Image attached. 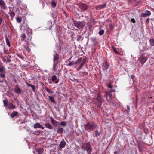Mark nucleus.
<instances>
[{
  "instance_id": "nucleus-1",
  "label": "nucleus",
  "mask_w": 154,
  "mask_h": 154,
  "mask_svg": "<svg viewBox=\"0 0 154 154\" xmlns=\"http://www.w3.org/2000/svg\"><path fill=\"white\" fill-rule=\"evenodd\" d=\"M97 127V125L94 122L88 123L85 125V128L87 131H93Z\"/></svg>"
},
{
  "instance_id": "nucleus-2",
  "label": "nucleus",
  "mask_w": 154,
  "mask_h": 154,
  "mask_svg": "<svg viewBox=\"0 0 154 154\" xmlns=\"http://www.w3.org/2000/svg\"><path fill=\"white\" fill-rule=\"evenodd\" d=\"M73 23L74 26L81 31L83 29L85 25V23L83 21L80 22L75 20L73 21Z\"/></svg>"
},
{
  "instance_id": "nucleus-3",
  "label": "nucleus",
  "mask_w": 154,
  "mask_h": 154,
  "mask_svg": "<svg viewBox=\"0 0 154 154\" xmlns=\"http://www.w3.org/2000/svg\"><path fill=\"white\" fill-rule=\"evenodd\" d=\"M84 149L86 150L88 154H91L92 152V148L89 142L85 143L84 145Z\"/></svg>"
},
{
  "instance_id": "nucleus-4",
  "label": "nucleus",
  "mask_w": 154,
  "mask_h": 154,
  "mask_svg": "<svg viewBox=\"0 0 154 154\" xmlns=\"http://www.w3.org/2000/svg\"><path fill=\"white\" fill-rule=\"evenodd\" d=\"M147 60V57H145L144 55L142 54L140 56L138 60L139 63H140L142 65H143L146 61Z\"/></svg>"
},
{
  "instance_id": "nucleus-5",
  "label": "nucleus",
  "mask_w": 154,
  "mask_h": 154,
  "mask_svg": "<svg viewBox=\"0 0 154 154\" xmlns=\"http://www.w3.org/2000/svg\"><path fill=\"white\" fill-rule=\"evenodd\" d=\"M82 58H78L75 62L73 61L72 62H69L67 65L68 66H73L75 64H79L81 61Z\"/></svg>"
},
{
  "instance_id": "nucleus-6",
  "label": "nucleus",
  "mask_w": 154,
  "mask_h": 154,
  "mask_svg": "<svg viewBox=\"0 0 154 154\" xmlns=\"http://www.w3.org/2000/svg\"><path fill=\"white\" fill-rule=\"evenodd\" d=\"M106 99L109 102H110L112 98V95L111 93L107 91H106L105 95Z\"/></svg>"
},
{
  "instance_id": "nucleus-7",
  "label": "nucleus",
  "mask_w": 154,
  "mask_h": 154,
  "mask_svg": "<svg viewBox=\"0 0 154 154\" xmlns=\"http://www.w3.org/2000/svg\"><path fill=\"white\" fill-rule=\"evenodd\" d=\"M106 3L105 2L101 5H96L95 7V8L97 10H100L105 8L106 6Z\"/></svg>"
},
{
  "instance_id": "nucleus-8",
  "label": "nucleus",
  "mask_w": 154,
  "mask_h": 154,
  "mask_svg": "<svg viewBox=\"0 0 154 154\" xmlns=\"http://www.w3.org/2000/svg\"><path fill=\"white\" fill-rule=\"evenodd\" d=\"M54 53L53 54V62H58L59 59L58 54L56 52L54 51Z\"/></svg>"
},
{
  "instance_id": "nucleus-9",
  "label": "nucleus",
  "mask_w": 154,
  "mask_h": 154,
  "mask_svg": "<svg viewBox=\"0 0 154 154\" xmlns=\"http://www.w3.org/2000/svg\"><path fill=\"white\" fill-rule=\"evenodd\" d=\"M151 15L150 11L149 10H146L145 13H143L141 14L142 17H147Z\"/></svg>"
},
{
  "instance_id": "nucleus-10",
  "label": "nucleus",
  "mask_w": 154,
  "mask_h": 154,
  "mask_svg": "<svg viewBox=\"0 0 154 154\" xmlns=\"http://www.w3.org/2000/svg\"><path fill=\"white\" fill-rule=\"evenodd\" d=\"M96 100L98 102V106H100L102 105V98L100 94H97Z\"/></svg>"
},
{
  "instance_id": "nucleus-11",
  "label": "nucleus",
  "mask_w": 154,
  "mask_h": 154,
  "mask_svg": "<svg viewBox=\"0 0 154 154\" xmlns=\"http://www.w3.org/2000/svg\"><path fill=\"white\" fill-rule=\"evenodd\" d=\"M15 92L18 94H20L22 93V90L19 88L18 85H16L14 89Z\"/></svg>"
},
{
  "instance_id": "nucleus-12",
  "label": "nucleus",
  "mask_w": 154,
  "mask_h": 154,
  "mask_svg": "<svg viewBox=\"0 0 154 154\" xmlns=\"http://www.w3.org/2000/svg\"><path fill=\"white\" fill-rule=\"evenodd\" d=\"M109 66L107 61H105L103 63L102 69L103 70L107 69L109 67Z\"/></svg>"
},
{
  "instance_id": "nucleus-13",
  "label": "nucleus",
  "mask_w": 154,
  "mask_h": 154,
  "mask_svg": "<svg viewBox=\"0 0 154 154\" xmlns=\"http://www.w3.org/2000/svg\"><path fill=\"white\" fill-rule=\"evenodd\" d=\"M18 113L17 111H13L12 113L10 115V116L12 118H14L15 117L17 116Z\"/></svg>"
},
{
  "instance_id": "nucleus-14",
  "label": "nucleus",
  "mask_w": 154,
  "mask_h": 154,
  "mask_svg": "<svg viewBox=\"0 0 154 154\" xmlns=\"http://www.w3.org/2000/svg\"><path fill=\"white\" fill-rule=\"evenodd\" d=\"M52 22L51 20H50L48 21L46 26L47 29H51L52 27Z\"/></svg>"
},
{
  "instance_id": "nucleus-15",
  "label": "nucleus",
  "mask_w": 154,
  "mask_h": 154,
  "mask_svg": "<svg viewBox=\"0 0 154 154\" xmlns=\"http://www.w3.org/2000/svg\"><path fill=\"white\" fill-rule=\"evenodd\" d=\"M80 7L82 10L85 11L87 9L88 6L86 4L82 3L80 5Z\"/></svg>"
},
{
  "instance_id": "nucleus-16",
  "label": "nucleus",
  "mask_w": 154,
  "mask_h": 154,
  "mask_svg": "<svg viewBox=\"0 0 154 154\" xmlns=\"http://www.w3.org/2000/svg\"><path fill=\"white\" fill-rule=\"evenodd\" d=\"M51 122L52 124L54 126H56L58 123V122L54 119L53 118H51Z\"/></svg>"
},
{
  "instance_id": "nucleus-17",
  "label": "nucleus",
  "mask_w": 154,
  "mask_h": 154,
  "mask_svg": "<svg viewBox=\"0 0 154 154\" xmlns=\"http://www.w3.org/2000/svg\"><path fill=\"white\" fill-rule=\"evenodd\" d=\"M66 144V143L64 140H62L60 142L59 145V147L61 148H64Z\"/></svg>"
},
{
  "instance_id": "nucleus-18",
  "label": "nucleus",
  "mask_w": 154,
  "mask_h": 154,
  "mask_svg": "<svg viewBox=\"0 0 154 154\" xmlns=\"http://www.w3.org/2000/svg\"><path fill=\"white\" fill-rule=\"evenodd\" d=\"M58 62H54L53 69L54 71H56L57 69L58 68V66H57Z\"/></svg>"
},
{
  "instance_id": "nucleus-19",
  "label": "nucleus",
  "mask_w": 154,
  "mask_h": 154,
  "mask_svg": "<svg viewBox=\"0 0 154 154\" xmlns=\"http://www.w3.org/2000/svg\"><path fill=\"white\" fill-rule=\"evenodd\" d=\"M10 106L8 107L9 109H14L16 108V106L14 105L12 102L10 103Z\"/></svg>"
},
{
  "instance_id": "nucleus-20",
  "label": "nucleus",
  "mask_w": 154,
  "mask_h": 154,
  "mask_svg": "<svg viewBox=\"0 0 154 154\" xmlns=\"http://www.w3.org/2000/svg\"><path fill=\"white\" fill-rule=\"evenodd\" d=\"M45 126L46 127L49 129H51L53 128V127L50 124L48 123H46L45 124Z\"/></svg>"
},
{
  "instance_id": "nucleus-21",
  "label": "nucleus",
  "mask_w": 154,
  "mask_h": 154,
  "mask_svg": "<svg viewBox=\"0 0 154 154\" xmlns=\"http://www.w3.org/2000/svg\"><path fill=\"white\" fill-rule=\"evenodd\" d=\"M3 102L4 106H7L8 107L10 106V103H8L7 100H3Z\"/></svg>"
},
{
  "instance_id": "nucleus-22",
  "label": "nucleus",
  "mask_w": 154,
  "mask_h": 154,
  "mask_svg": "<svg viewBox=\"0 0 154 154\" xmlns=\"http://www.w3.org/2000/svg\"><path fill=\"white\" fill-rule=\"evenodd\" d=\"M108 87L111 88L110 91L111 92H114L116 91L115 89H112L113 86L112 85L111 83L109 84L108 85Z\"/></svg>"
},
{
  "instance_id": "nucleus-23",
  "label": "nucleus",
  "mask_w": 154,
  "mask_h": 154,
  "mask_svg": "<svg viewBox=\"0 0 154 154\" xmlns=\"http://www.w3.org/2000/svg\"><path fill=\"white\" fill-rule=\"evenodd\" d=\"M57 133L62 134L63 132V129L60 126H59L57 129Z\"/></svg>"
},
{
  "instance_id": "nucleus-24",
  "label": "nucleus",
  "mask_w": 154,
  "mask_h": 154,
  "mask_svg": "<svg viewBox=\"0 0 154 154\" xmlns=\"http://www.w3.org/2000/svg\"><path fill=\"white\" fill-rule=\"evenodd\" d=\"M48 98L53 103H56L55 101L54 100V97H53L48 96Z\"/></svg>"
},
{
  "instance_id": "nucleus-25",
  "label": "nucleus",
  "mask_w": 154,
  "mask_h": 154,
  "mask_svg": "<svg viewBox=\"0 0 154 154\" xmlns=\"http://www.w3.org/2000/svg\"><path fill=\"white\" fill-rule=\"evenodd\" d=\"M9 14H10V16L11 17V20H12L13 18H14V16L15 15V13L14 12V11H12L10 13H9Z\"/></svg>"
},
{
  "instance_id": "nucleus-26",
  "label": "nucleus",
  "mask_w": 154,
  "mask_h": 154,
  "mask_svg": "<svg viewBox=\"0 0 154 154\" xmlns=\"http://www.w3.org/2000/svg\"><path fill=\"white\" fill-rule=\"evenodd\" d=\"M5 38L6 42L7 45L8 46L10 47V42L9 41V39L7 38V37H5Z\"/></svg>"
},
{
  "instance_id": "nucleus-27",
  "label": "nucleus",
  "mask_w": 154,
  "mask_h": 154,
  "mask_svg": "<svg viewBox=\"0 0 154 154\" xmlns=\"http://www.w3.org/2000/svg\"><path fill=\"white\" fill-rule=\"evenodd\" d=\"M25 49H26L28 52H29L30 51V49L28 46L24 45L23 46Z\"/></svg>"
},
{
  "instance_id": "nucleus-28",
  "label": "nucleus",
  "mask_w": 154,
  "mask_h": 154,
  "mask_svg": "<svg viewBox=\"0 0 154 154\" xmlns=\"http://www.w3.org/2000/svg\"><path fill=\"white\" fill-rule=\"evenodd\" d=\"M21 40L23 41L25 40L26 38V35L25 34H23L21 35Z\"/></svg>"
},
{
  "instance_id": "nucleus-29",
  "label": "nucleus",
  "mask_w": 154,
  "mask_h": 154,
  "mask_svg": "<svg viewBox=\"0 0 154 154\" xmlns=\"http://www.w3.org/2000/svg\"><path fill=\"white\" fill-rule=\"evenodd\" d=\"M112 48L114 52H115L117 54H119V52L117 51L116 48L114 46H112Z\"/></svg>"
},
{
  "instance_id": "nucleus-30",
  "label": "nucleus",
  "mask_w": 154,
  "mask_h": 154,
  "mask_svg": "<svg viewBox=\"0 0 154 154\" xmlns=\"http://www.w3.org/2000/svg\"><path fill=\"white\" fill-rule=\"evenodd\" d=\"M16 20L18 23H20L22 21V19L20 17H17L16 18Z\"/></svg>"
},
{
  "instance_id": "nucleus-31",
  "label": "nucleus",
  "mask_w": 154,
  "mask_h": 154,
  "mask_svg": "<svg viewBox=\"0 0 154 154\" xmlns=\"http://www.w3.org/2000/svg\"><path fill=\"white\" fill-rule=\"evenodd\" d=\"M149 42L151 46L154 45V40L153 39H150Z\"/></svg>"
},
{
  "instance_id": "nucleus-32",
  "label": "nucleus",
  "mask_w": 154,
  "mask_h": 154,
  "mask_svg": "<svg viewBox=\"0 0 154 154\" xmlns=\"http://www.w3.org/2000/svg\"><path fill=\"white\" fill-rule=\"evenodd\" d=\"M85 63V60L83 59L82 60V63L80 64L79 67L80 68H81L83 66L84 64Z\"/></svg>"
},
{
  "instance_id": "nucleus-33",
  "label": "nucleus",
  "mask_w": 154,
  "mask_h": 154,
  "mask_svg": "<svg viewBox=\"0 0 154 154\" xmlns=\"http://www.w3.org/2000/svg\"><path fill=\"white\" fill-rule=\"evenodd\" d=\"M60 125L63 126H65L67 125V124L64 121H62L60 122Z\"/></svg>"
},
{
  "instance_id": "nucleus-34",
  "label": "nucleus",
  "mask_w": 154,
  "mask_h": 154,
  "mask_svg": "<svg viewBox=\"0 0 154 154\" xmlns=\"http://www.w3.org/2000/svg\"><path fill=\"white\" fill-rule=\"evenodd\" d=\"M95 137H97L100 135V132L98 130H96L95 131Z\"/></svg>"
},
{
  "instance_id": "nucleus-35",
  "label": "nucleus",
  "mask_w": 154,
  "mask_h": 154,
  "mask_svg": "<svg viewBox=\"0 0 154 154\" xmlns=\"http://www.w3.org/2000/svg\"><path fill=\"white\" fill-rule=\"evenodd\" d=\"M51 80L53 82H54L57 79V76L54 75L51 77Z\"/></svg>"
},
{
  "instance_id": "nucleus-36",
  "label": "nucleus",
  "mask_w": 154,
  "mask_h": 154,
  "mask_svg": "<svg viewBox=\"0 0 154 154\" xmlns=\"http://www.w3.org/2000/svg\"><path fill=\"white\" fill-rule=\"evenodd\" d=\"M5 72V69L3 66L0 64V72Z\"/></svg>"
},
{
  "instance_id": "nucleus-37",
  "label": "nucleus",
  "mask_w": 154,
  "mask_h": 154,
  "mask_svg": "<svg viewBox=\"0 0 154 154\" xmlns=\"http://www.w3.org/2000/svg\"><path fill=\"white\" fill-rule=\"evenodd\" d=\"M0 5H2V7H4L5 6V3L3 0H0Z\"/></svg>"
},
{
  "instance_id": "nucleus-38",
  "label": "nucleus",
  "mask_w": 154,
  "mask_h": 154,
  "mask_svg": "<svg viewBox=\"0 0 154 154\" xmlns=\"http://www.w3.org/2000/svg\"><path fill=\"white\" fill-rule=\"evenodd\" d=\"M35 149L33 151V153L34 154H38V149L35 148Z\"/></svg>"
},
{
  "instance_id": "nucleus-39",
  "label": "nucleus",
  "mask_w": 154,
  "mask_h": 154,
  "mask_svg": "<svg viewBox=\"0 0 154 154\" xmlns=\"http://www.w3.org/2000/svg\"><path fill=\"white\" fill-rule=\"evenodd\" d=\"M104 32V31L103 30H102L100 31L99 32V34L100 35H103Z\"/></svg>"
},
{
  "instance_id": "nucleus-40",
  "label": "nucleus",
  "mask_w": 154,
  "mask_h": 154,
  "mask_svg": "<svg viewBox=\"0 0 154 154\" xmlns=\"http://www.w3.org/2000/svg\"><path fill=\"white\" fill-rule=\"evenodd\" d=\"M51 5L53 7H55L56 5V4L55 2H51Z\"/></svg>"
},
{
  "instance_id": "nucleus-41",
  "label": "nucleus",
  "mask_w": 154,
  "mask_h": 154,
  "mask_svg": "<svg viewBox=\"0 0 154 154\" xmlns=\"http://www.w3.org/2000/svg\"><path fill=\"white\" fill-rule=\"evenodd\" d=\"M46 91L48 93L52 94L53 92L48 88L46 89Z\"/></svg>"
},
{
  "instance_id": "nucleus-42",
  "label": "nucleus",
  "mask_w": 154,
  "mask_h": 154,
  "mask_svg": "<svg viewBox=\"0 0 154 154\" xmlns=\"http://www.w3.org/2000/svg\"><path fill=\"white\" fill-rule=\"evenodd\" d=\"M109 27L111 30H113L114 28V26L112 24H110L109 25Z\"/></svg>"
},
{
  "instance_id": "nucleus-43",
  "label": "nucleus",
  "mask_w": 154,
  "mask_h": 154,
  "mask_svg": "<svg viewBox=\"0 0 154 154\" xmlns=\"http://www.w3.org/2000/svg\"><path fill=\"white\" fill-rule=\"evenodd\" d=\"M34 128H38V123H37L35 125H34Z\"/></svg>"
},
{
  "instance_id": "nucleus-44",
  "label": "nucleus",
  "mask_w": 154,
  "mask_h": 154,
  "mask_svg": "<svg viewBox=\"0 0 154 154\" xmlns=\"http://www.w3.org/2000/svg\"><path fill=\"white\" fill-rule=\"evenodd\" d=\"M127 112L128 113L130 112V106L128 105H127Z\"/></svg>"
},
{
  "instance_id": "nucleus-45",
  "label": "nucleus",
  "mask_w": 154,
  "mask_h": 154,
  "mask_svg": "<svg viewBox=\"0 0 154 154\" xmlns=\"http://www.w3.org/2000/svg\"><path fill=\"white\" fill-rule=\"evenodd\" d=\"M0 77L2 78H4L5 77V75L4 74L1 73L0 74Z\"/></svg>"
},
{
  "instance_id": "nucleus-46",
  "label": "nucleus",
  "mask_w": 154,
  "mask_h": 154,
  "mask_svg": "<svg viewBox=\"0 0 154 154\" xmlns=\"http://www.w3.org/2000/svg\"><path fill=\"white\" fill-rule=\"evenodd\" d=\"M31 87L32 88V89L33 91H35V86H34V85H32L31 86Z\"/></svg>"
},
{
  "instance_id": "nucleus-47",
  "label": "nucleus",
  "mask_w": 154,
  "mask_h": 154,
  "mask_svg": "<svg viewBox=\"0 0 154 154\" xmlns=\"http://www.w3.org/2000/svg\"><path fill=\"white\" fill-rule=\"evenodd\" d=\"M33 134H36L37 135H38V131H36L35 132H33Z\"/></svg>"
},
{
  "instance_id": "nucleus-48",
  "label": "nucleus",
  "mask_w": 154,
  "mask_h": 154,
  "mask_svg": "<svg viewBox=\"0 0 154 154\" xmlns=\"http://www.w3.org/2000/svg\"><path fill=\"white\" fill-rule=\"evenodd\" d=\"M131 21L134 23H135V20L134 18H132L131 19Z\"/></svg>"
},
{
  "instance_id": "nucleus-49",
  "label": "nucleus",
  "mask_w": 154,
  "mask_h": 154,
  "mask_svg": "<svg viewBox=\"0 0 154 154\" xmlns=\"http://www.w3.org/2000/svg\"><path fill=\"white\" fill-rule=\"evenodd\" d=\"M149 20L150 19L149 18H148L146 19V22L147 24L149 23Z\"/></svg>"
},
{
  "instance_id": "nucleus-50",
  "label": "nucleus",
  "mask_w": 154,
  "mask_h": 154,
  "mask_svg": "<svg viewBox=\"0 0 154 154\" xmlns=\"http://www.w3.org/2000/svg\"><path fill=\"white\" fill-rule=\"evenodd\" d=\"M39 128H41L42 129H43L44 128V127L42 126L41 125L39 124Z\"/></svg>"
},
{
  "instance_id": "nucleus-51",
  "label": "nucleus",
  "mask_w": 154,
  "mask_h": 154,
  "mask_svg": "<svg viewBox=\"0 0 154 154\" xmlns=\"http://www.w3.org/2000/svg\"><path fill=\"white\" fill-rule=\"evenodd\" d=\"M59 82V79H58L57 80H56V81L55 80L54 81L55 83L56 84L58 83Z\"/></svg>"
},
{
  "instance_id": "nucleus-52",
  "label": "nucleus",
  "mask_w": 154,
  "mask_h": 154,
  "mask_svg": "<svg viewBox=\"0 0 154 154\" xmlns=\"http://www.w3.org/2000/svg\"><path fill=\"white\" fill-rule=\"evenodd\" d=\"M119 153L118 151H115L114 152V154H118Z\"/></svg>"
},
{
  "instance_id": "nucleus-53",
  "label": "nucleus",
  "mask_w": 154,
  "mask_h": 154,
  "mask_svg": "<svg viewBox=\"0 0 154 154\" xmlns=\"http://www.w3.org/2000/svg\"><path fill=\"white\" fill-rule=\"evenodd\" d=\"M2 18H0V25H1V23H2Z\"/></svg>"
},
{
  "instance_id": "nucleus-54",
  "label": "nucleus",
  "mask_w": 154,
  "mask_h": 154,
  "mask_svg": "<svg viewBox=\"0 0 154 154\" xmlns=\"http://www.w3.org/2000/svg\"><path fill=\"white\" fill-rule=\"evenodd\" d=\"M131 78L132 79H133L134 78V76L133 75H131Z\"/></svg>"
},
{
  "instance_id": "nucleus-55",
  "label": "nucleus",
  "mask_w": 154,
  "mask_h": 154,
  "mask_svg": "<svg viewBox=\"0 0 154 154\" xmlns=\"http://www.w3.org/2000/svg\"><path fill=\"white\" fill-rule=\"evenodd\" d=\"M27 85L28 86L31 87V86L32 85L31 84H30L29 83H27Z\"/></svg>"
},
{
  "instance_id": "nucleus-56",
  "label": "nucleus",
  "mask_w": 154,
  "mask_h": 154,
  "mask_svg": "<svg viewBox=\"0 0 154 154\" xmlns=\"http://www.w3.org/2000/svg\"><path fill=\"white\" fill-rule=\"evenodd\" d=\"M31 39V37H29V38L27 39V40H30Z\"/></svg>"
},
{
  "instance_id": "nucleus-57",
  "label": "nucleus",
  "mask_w": 154,
  "mask_h": 154,
  "mask_svg": "<svg viewBox=\"0 0 154 154\" xmlns=\"http://www.w3.org/2000/svg\"><path fill=\"white\" fill-rule=\"evenodd\" d=\"M39 154H40V153H39Z\"/></svg>"
}]
</instances>
